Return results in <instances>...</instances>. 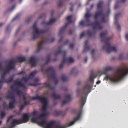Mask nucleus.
<instances>
[{
  "mask_svg": "<svg viewBox=\"0 0 128 128\" xmlns=\"http://www.w3.org/2000/svg\"><path fill=\"white\" fill-rule=\"evenodd\" d=\"M108 16L106 15V13L104 12L103 10H101L95 12L94 17L96 21L92 22L90 19H86L85 21H80L79 25L83 26H91L93 27L92 30H89L87 32V35L90 37L95 34L96 30H101L102 29L103 27L100 25V22H107L108 20L106 19V16Z\"/></svg>",
  "mask_w": 128,
  "mask_h": 128,
  "instance_id": "f257e3e1",
  "label": "nucleus"
},
{
  "mask_svg": "<svg viewBox=\"0 0 128 128\" xmlns=\"http://www.w3.org/2000/svg\"><path fill=\"white\" fill-rule=\"evenodd\" d=\"M41 70L42 72H45L46 73H48V72L52 73L51 74L48 76V79L47 82L45 83L44 84L45 86L48 87L49 89L52 90H54V87L50 82V79H53L54 80L55 85H56L58 82V81L56 77V73L54 68L52 67H50L47 70H45L44 68L42 66Z\"/></svg>",
  "mask_w": 128,
  "mask_h": 128,
  "instance_id": "f03ea898",
  "label": "nucleus"
},
{
  "mask_svg": "<svg viewBox=\"0 0 128 128\" xmlns=\"http://www.w3.org/2000/svg\"><path fill=\"white\" fill-rule=\"evenodd\" d=\"M128 74V68L126 69L121 68L117 70L116 72L114 74L112 77H111L107 75L104 79L107 80H109L112 82H116L122 80Z\"/></svg>",
  "mask_w": 128,
  "mask_h": 128,
  "instance_id": "7ed1b4c3",
  "label": "nucleus"
},
{
  "mask_svg": "<svg viewBox=\"0 0 128 128\" xmlns=\"http://www.w3.org/2000/svg\"><path fill=\"white\" fill-rule=\"evenodd\" d=\"M108 32L107 31H104L103 33H101L100 35V36L101 39V41L105 42V45L102 46V49H106L107 53H110L112 52H116L117 50L116 47L111 46L109 40L110 39V37L106 36Z\"/></svg>",
  "mask_w": 128,
  "mask_h": 128,
  "instance_id": "20e7f679",
  "label": "nucleus"
},
{
  "mask_svg": "<svg viewBox=\"0 0 128 128\" xmlns=\"http://www.w3.org/2000/svg\"><path fill=\"white\" fill-rule=\"evenodd\" d=\"M32 122L37 123L45 128H66L64 126H62L59 125H55V122L52 121L48 122L45 119L40 122L39 121V118L36 117H32L31 119Z\"/></svg>",
  "mask_w": 128,
  "mask_h": 128,
  "instance_id": "39448f33",
  "label": "nucleus"
},
{
  "mask_svg": "<svg viewBox=\"0 0 128 128\" xmlns=\"http://www.w3.org/2000/svg\"><path fill=\"white\" fill-rule=\"evenodd\" d=\"M16 63L15 60L14 59H12L8 61V63L6 65L5 68L3 70V73L1 76V79L0 80V90L2 88L3 84L5 83V75L9 73L10 70L14 69L15 67V64Z\"/></svg>",
  "mask_w": 128,
  "mask_h": 128,
  "instance_id": "423d86ee",
  "label": "nucleus"
},
{
  "mask_svg": "<svg viewBox=\"0 0 128 128\" xmlns=\"http://www.w3.org/2000/svg\"><path fill=\"white\" fill-rule=\"evenodd\" d=\"M62 46H59L57 49V51L56 52L55 55L57 56L60 54H63L64 56L62 58L63 62H67L68 63H72L74 62V60L73 58L70 57L66 58V51L62 50Z\"/></svg>",
  "mask_w": 128,
  "mask_h": 128,
  "instance_id": "0eeeda50",
  "label": "nucleus"
},
{
  "mask_svg": "<svg viewBox=\"0 0 128 128\" xmlns=\"http://www.w3.org/2000/svg\"><path fill=\"white\" fill-rule=\"evenodd\" d=\"M32 99L33 100H38L43 104V110L46 111L48 107V102L47 98L45 97H40L38 95L32 97Z\"/></svg>",
  "mask_w": 128,
  "mask_h": 128,
  "instance_id": "6e6552de",
  "label": "nucleus"
},
{
  "mask_svg": "<svg viewBox=\"0 0 128 128\" xmlns=\"http://www.w3.org/2000/svg\"><path fill=\"white\" fill-rule=\"evenodd\" d=\"M37 23V22L35 21L33 26V30H35V32L33 35V40L39 37L40 34L44 33L48 31V29L40 30H39L36 26Z\"/></svg>",
  "mask_w": 128,
  "mask_h": 128,
  "instance_id": "1a4fd4ad",
  "label": "nucleus"
},
{
  "mask_svg": "<svg viewBox=\"0 0 128 128\" xmlns=\"http://www.w3.org/2000/svg\"><path fill=\"white\" fill-rule=\"evenodd\" d=\"M55 40V38H52L50 39L48 38L45 39L44 37H42V40L39 42L38 44V48L36 52L37 53L39 52L40 50L42 49V45L44 42L46 43L49 42H52L54 40Z\"/></svg>",
  "mask_w": 128,
  "mask_h": 128,
  "instance_id": "9d476101",
  "label": "nucleus"
},
{
  "mask_svg": "<svg viewBox=\"0 0 128 128\" xmlns=\"http://www.w3.org/2000/svg\"><path fill=\"white\" fill-rule=\"evenodd\" d=\"M72 16H70L67 17L66 19L68 20V22L65 23V26H64L62 27L60 29L59 34V36L63 34L67 26L70 23L72 22V21L71 19Z\"/></svg>",
  "mask_w": 128,
  "mask_h": 128,
  "instance_id": "9b49d317",
  "label": "nucleus"
},
{
  "mask_svg": "<svg viewBox=\"0 0 128 128\" xmlns=\"http://www.w3.org/2000/svg\"><path fill=\"white\" fill-rule=\"evenodd\" d=\"M82 110H80L78 112V114L77 117L74 118L73 121H71L69 124H67L66 125L67 127H68L73 125L75 122L77 120H79L82 114Z\"/></svg>",
  "mask_w": 128,
  "mask_h": 128,
  "instance_id": "f8f14e48",
  "label": "nucleus"
},
{
  "mask_svg": "<svg viewBox=\"0 0 128 128\" xmlns=\"http://www.w3.org/2000/svg\"><path fill=\"white\" fill-rule=\"evenodd\" d=\"M91 87L90 85L86 84L84 86L82 90V94L85 96L87 94L90 92Z\"/></svg>",
  "mask_w": 128,
  "mask_h": 128,
  "instance_id": "ddd939ff",
  "label": "nucleus"
},
{
  "mask_svg": "<svg viewBox=\"0 0 128 128\" xmlns=\"http://www.w3.org/2000/svg\"><path fill=\"white\" fill-rule=\"evenodd\" d=\"M121 16V14L120 13H118L116 14L114 17V24L116 26H117L116 28L117 30L119 31L120 30V27L118 23V18Z\"/></svg>",
  "mask_w": 128,
  "mask_h": 128,
  "instance_id": "4468645a",
  "label": "nucleus"
},
{
  "mask_svg": "<svg viewBox=\"0 0 128 128\" xmlns=\"http://www.w3.org/2000/svg\"><path fill=\"white\" fill-rule=\"evenodd\" d=\"M14 82L15 84L17 85L19 88H26L24 84L22 83L19 78L16 79L14 81Z\"/></svg>",
  "mask_w": 128,
  "mask_h": 128,
  "instance_id": "2eb2a0df",
  "label": "nucleus"
},
{
  "mask_svg": "<svg viewBox=\"0 0 128 128\" xmlns=\"http://www.w3.org/2000/svg\"><path fill=\"white\" fill-rule=\"evenodd\" d=\"M37 60V58L35 57L32 56L31 57L29 62L31 64L32 67H35L36 66Z\"/></svg>",
  "mask_w": 128,
  "mask_h": 128,
  "instance_id": "dca6fc26",
  "label": "nucleus"
},
{
  "mask_svg": "<svg viewBox=\"0 0 128 128\" xmlns=\"http://www.w3.org/2000/svg\"><path fill=\"white\" fill-rule=\"evenodd\" d=\"M30 116L29 115L26 113L24 114L22 117L20 119L22 123L28 122Z\"/></svg>",
  "mask_w": 128,
  "mask_h": 128,
  "instance_id": "f3484780",
  "label": "nucleus"
},
{
  "mask_svg": "<svg viewBox=\"0 0 128 128\" xmlns=\"http://www.w3.org/2000/svg\"><path fill=\"white\" fill-rule=\"evenodd\" d=\"M66 100L62 102V106L65 104L68 103L70 102L71 100V95L69 94H66L65 97Z\"/></svg>",
  "mask_w": 128,
  "mask_h": 128,
  "instance_id": "a211bd4d",
  "label": "nucleus"
},
{
  "mask_svg": "<svg viewBox=\"0 0 128 128\" xmlns=\"http://www.w3.org/2000/svg\"><path fill=\"white\" fill-rule=\"evenodd\" d=\"M22 124V123L20 119H19L18 120L14 119L11 123V125L10 127L12 128L16 124Z\"/></svg>",
  "mask_w": 128,
  "mask_h": 128,
  "instance_id": "6ab92c4d",
  "label": "nucleus"
},
{
  "mask_svg": "<svg viewBox=\"0 0 128 128\" xmlns=\"http://www.w3.org/2000/svg\"><path fill=\"white\" fill-rule=\"evenodd\" d=\"M56 20V19L54 18L53 19L50 18V20L47 22L44 20L42 22L41 24H44V25H50L52 24L53 22H55Z\"/></svg>",
  "mask_w": 128,
  "mask_h": 128,
  "instance_id": "aec40b11",
  "label": "nucleus"
},
{
  "mask_svg": "<svg viewBox=\"0 0 128 128\" xmlns=\"http://www.w3.org/2000/svg\"><path fill=\"white\" fill-rule=\"evenodd\" d=\"M86 97L84 96H82L79 100V102L81 107L82 108L85 103L86 101Z\"/></svg>",
  "mask_w": 128,
  "mask_h": 128,
  "instance_id": "412c9836",
  "label": "nucleus"
},
{
  "mask_svg": "<svg viewBox=\"0 0 128 128\" xmlns=\"http://www.w3.org/2000/svg\"><path fill=\"white\" fill-rule=\"evenodd\" d=\"M90 75L89 78V80L93 83L94 82V79L96 78L97 75L95 74H94L92 71L90 72Z\"/></svg>",
  "mask_w": 128,
  "mask_h": 128,
  "instance_id": "4be33fe9",
  "label": "nucleus"
},
{
  "mask_svg": "<svg viewBox=\"0 0 128 128\" xmlns=\"http://www.w3.org/2000/svg\"><path fill=\"white\" fill-rule=\"evenodd\" d=\"M90 47L88 45V41L86 40L84 42V47L83 52V53L87 52L90 50Z\"/></svg>",
  "mask_w": 128,
  "mask_h": 128,
  "instance_id": "5701e85b",
  "label": "nucleus"
},
{
  "mask_svg": "<svg viewBox=\"0 0 128 128\" xmlns=\"http://www.w3.org/2000/svg\"><path fill=\"white\" fill-rule=\"evenodd\" d=\"M4 107L7 109H13L15 107V104L12 102L10 101L9 105L5 104L4 105Z\"/></svg>",
  "mask_w": 128,
  "mask_h": 128,
  "instance_id": "b1692460",
  "label": "nucleus"
},
{
  "mask_svg": "<svg viewBox=\"0 0 128 128\" xmlns=\"http://www.w3.org/2000/svg\"><path fill=\"white\" fill-rule=\"evenodd\" d=\"M112 70L113 68H112L110 66L107 67L105 68L104 70L102 72V74H104L106 75L107 74V72Z\"/></svg>",
  "mask_w": 128,
  "mask_h": 128,
  "instance_id": "393cba45",
  "label": "nucleus"
},
{
  "mask_svg": "<svg viewBox=\"0 0 128 128\" xmlns=\"http://www.w3.org/2000/svg\"><path fill=\"white\" fill-rule=\"evenodd\" d=\"M17 60L19 62H26L27 60L26 58L23 56H19L17 57Z\"/></svg>",
  "mask_w": 128,
  "mask_h": 128,
  "instance_id": "a878e982",
  "label": "nucleus"
},
{
  "mask_svg": "<svg viewBox=\"0 0 128 128\" xmlns=\"http://www.w3.org/2000/svg\"><path fill=\"white\" fill-rule=\"evenodd\" d=\"M39 80L37 78H35V82L34 83H30V84L32 86H36L37 85L40 84L38 83V82Z\"/></svg>",
  "mask_w": 128,
  "mask_h": 128,
  "instance_id": "bb28decb",
  "label": "nucleus"
},
{
  "mask_svg": "<svg viewBox=\"0 0 128 128\" xmlns=\"http://www.w3.org/2000/svg\"><path fill=\"white\" fill-rule=\"evenodd\" d=\"M15 75V74H14L12 76H11L10 77V78L8 80H5V82L8 83L12 82L13 80L14 77Z\"/></svg>",
  "mask_w": 128,
  "mask_h": 128,
  "instance_id": "cd10ccee",
  "label": "nucleus"
},
{
  "mask_svg": "<svg viewBox=\"0 0 128 128\" xmlns=\"http://www.w3.org/2000/svg\"><path fill=\"white\" fill-rule=\"evenodd\" d=\"M55 113L57 116L61 115L62 116H64L66 114V112H60L56 111V112Z\"/></svg>",
  "mask_w": 128,
  "mask_h": 128,
  "instance_id": "c85d7f7f",
  "label": "nucleus"
},
{
  "mask_svg": "<svg viewBox=\"0 0 128 128\" xmlns=\"http://www.w3.org/2000/svg\"><path fill=\"white\" fill-rule=\"evenodd\" d=\"M126 0H116V3L115 5L114 8L115 9H116L118 8V6L117 4L119 2H124Z\"/></svg>",
  "mask_w": 128,
  "mask_h": 128,
  "instance_id": "c756f323",
  "label": "nucleus"
},
{
  "mask_svg": "<svg viewBox=\"0 0 128 128\" xmlns=\"http://www.w3.org/2000/svg\"><path fill=\"white\" fill-rule=\"evenodd\" d=\"M52 96L55 99H60L61 97V96L60 95H56L54 93L52 94Z\"/></svg>",
  "mask_w": 128,
  "mask_h": 128,
  "instance_id": "7c9ffc66",
  "label": "nucleus"
},
{
  "mask_svg": "<svg viewBox=\"0 0 128 128\" xmlns=\"http://www.w3.org/2000/svg\"><path fill=\"white\" fill-rule=\"evenodd\" d=\"M37 72L38 71L36 70H35L34 71L32 72L29 75V77H30V78H31V76H32V77H34L35 75L36 74Z\"/></svg>",
  "mask_w": 128,
  "mask_h": 128,
  "instance_id": "2f4dec72",
  "label": "nucleus"
},
{
  "mask_svg": "<svg viewBox=\"0 0 128 128\" xmlns=\"http://www.w3.org/2000/svg\"><path fill=\"white\" fill-rule=\"evenodd\" d=\"M103 4V2L102 1H100L97 4L98 9L100 8L102 6V4Z\"/></svg>",
  "mask_w": 128,
  "mask_h": 128,
  "instance_id": "473e14b6",
  "label": "nucleus"
},
{
  "mask_svg": "<svg viewBox=\"0 0 128 128\" xmlns=\"http://www.w3.org/2000/svg\"><path fill=\"white\" fill-rule=\"evenodd\" d=\"M14 95H12V93H9V94L6 95V97L9 99H12L14 98Z\"/></svg>",
  "mask_w": 128,
  "mask_h": 128,
  "instance_id": "72a5a7b5",
  "label": "nucleus"
},
{
  "mask_svg": "<svg viewBox=\"0 0 128 128\" xmlns=\"http://www.w3.org/2000/svg\"><path fill=\"white\" fill-rule=\"evenodd\" d=\"M92 16V15L89 14L87 12L84 16V17L86 19H89V18Z\"/></svg>",
  "mask_w": 128,
  "mask_h": 128,
  "instance_id": "f704fd0d",
  "label": "nucleus"
},
{
  "mask_svg": "<svg viewBox=\"0 0 128 128\" xmlns=\"http://www.w3.org/2000/svg\"><path fill=\"white\" fill-rule=\"evenodd\" d=\"M15 90L16 92V94H17L20 96L21 95L22 92L19 90V89L16 88L15 89Z\"/></svg>",
  "mask_w": 128,
  "mask_h": 128,
  "instance_id": "c9c22d12",
  "label": "nucleus"
},
{
  "mask_svg": "<svg viewBox=\"0 0 128 128\" xmlns=\"http://www.w3.org/2000/svg\"><path fill=\"white\" fill-rule=\"evenodd\" d=\"M50 55L49 54L48 55L47 57V60L46 62L44 65V66H45L50 61Z\"/></svg>",
  "mask_w": 128,
  "mask_h": 128,
  "instance_id": "e433bc0d",
  "label": "nucleus"
},
{
  "mask_svg": "<svg viewBox=\"0 0 128 128\" xmlns=\"http://www.w3.org/2000/svg\"><path fill=\"white\" fill-rule=\"evenodd\" d=\"M46 110H47V108L46 109ZM46 110L45 111H44L43 110V109H42V112H45L43 113L42 114H41V115H40V118H42V117H44L45 116H46L47 114H46V112H45Z\"/></svg>",
  "mask_w": 128,
  "mask_h": 128,
  "instance_id": "4c0bfd02",
  "label": "nucleus"
},
{
  "mask_svg": "<svg viewBox=\"0 0 128 128\" xmlns=\"http://www.w3.org/2000/svg\"><path fill=\"white\" fill-rule=\"evenodd\" d=\"M61 80L63 81H67L68 80V78L66 76H62L61 77Z\"/></svg>",
  "mask_w": 128,
  "mask_h": 128,
  "instance_id": "58836bf2",
  "label": "nucleus"
},
{
  "mask_svg": "<svg viewBox=\"0 0 128 128\" xmlns=\"http://www.w3.org/2000/svg\"><path fill=\"white\" fill-rule=\"evenodd\" d=\"M6 115V113L4 111H2L0 114L1 118L2 119Z\"/></svg>",
  "mask_w": 128,
  "mask_h": 128,
  "instance_id": "ea45409f",
  "label": "nucleus"
},
{
  "mask_svg": "<svg viewBox=\"0 0 128 128\" xmlns=\"http://www.w3.org/2000/svg\"><path fill=\"white\" fill-rule=\"evenodd\" d=\"M38 112L36 111H34L31 113L30 115L32 116H36Z\"/></svg>",
  "mask_w": 128,
  "mask_h": 128,
  "instance_id": "a19ab883",
  "label": "nucleus"
},
{
  "mask_svg": "<svg viewBox=\"0 0 128 128\" xmlns=\"http://www.w3.org/2000/svg\"><path fill=\"white\" fill-rule=\"evenodd\" d=\"M59 3L58 4V6L59 7H61L63 5L64 2L62 1L61 0H59Z\"/></svg>",
  "mask_w": 128,
  "mask_h": 128,
  "instance_id": "79ce46f5",
  "label": "nucleus"
},
{
  "mask_svg": "<svg viewBox=\"0 0 128 128\" xmlns=\"http://www.w3.org/2000/svg\"><path fill=\"white\" fill-rule=\"evenodd\" d=\"M31 78H30L29 76L28 77L26 78L25 77H24L22 78V80H24L26 82H27L28 80L30 79Z\"/></svg>",
  "mask_w": 128,
  "mask_h": 128,
  "instance_id": "37998d69",
  "label": "nucleus"
},
{
  "mask_svg": "<svg viewBox=\"0 0 128 128\" xmlns=\"http://www.w3.org/2000/svg\"><path fill=\"white\" fill-rule=\"evenodd\" d=\"M65 62H63V60H62V62L60 66V69H62L63 67L64 63Z\"/></svg>",
  "mask_w": 128,
  "mask_h": 128,
  "instance_id": "c03bdc74",
  "label": "nucleus"
},
{
  "mask_svg": "<svg viewBox=\"0 0 128 128\" xmlns=\"http://www.w3.org/2000/svg\"><path fill=\"white\" fill-rule=\"evenodd\" d=\"M26 73L25 72L23 71H22L20 72H19L18 73L17 75H20L22 74H26Z\"/></svg>",
  "mask_w": 128,
  "mask_h": 128,
  "instance_id": "a18cd8bd",
  "label": "nucleus"
},
{
  "mask_svg": "<svg viewBox=\"0 0 128 128\" xmlns=\"http://www.w3.org/2000/svg\"><path fill=\"white\" fill-rule=\"evenodd\" d=\"M20 15L19 14L17 15L12 20V21L13 22L16 20L19 17Z\"/></svg>",
  "mask_w": 128,
  "mask_h": 128,
  "instance_id": "49530a36",
  "label": "nucleus"
},
{
  "mask_svg": "<svg viewBox=\"0 0 128 128\" xmlns=\"http://www.w3.org/2000/svg\"><path fill=\"white\" fill-rule=\"evenodd\" d=\"M24 105H22L20 106V111H21L24 109Z\"/></svg>",
  "mask_w": 128,
  "mask_h": 128,
  "instance_id": "de8ad7c7",
  "label": "nucleus"
},
{
  "mask_svg": "<svg viewBox=\"0 0 128 128\" xmlns=\"http://www.w3.org/2000/svg\"><path fill=\"white\" fill-rule=\"evenodd\" d=\"M24 106L28 105L30 102L28 101H27L26 100V101H24Z\"/></svg>",
  "mask_w": 128,
  "mask_h": 128,
  "instance_id": "09e8293b",
  "label": "nucleus"
},
{
  "mask_svg": "<svg viewBox=\"0 0 128 128\" xmlns=\"http://www.w3.org/2000/svg\"><path fill=\"white\" fill-rule=\"evenodd\" d=\"M95 51V50L94 49H93L92 50V51L91 52V54H92V57L93 58H94V54Z\"/></svg>",
  "mask_w": 128,
  "mask_h": 128,
  "instance_id": "8fccbe9b",
  "label": "nucleus"
},
{
  "mask_svg": "<svg viewBox=\"0 0 128 128\" xmlns=\"http://www.w3.org/2000/svg\"><path fill=\"white\" fill-rule=\"evenodd\" d=\"M77 96H80V90L79 89H78L77 90Z\"/></svg>",
  "mask_w": 128,
  "mask_h": 128,
  "instance_id": "3c124183",
  "label": "nucleus"
},
{
  "mask_svg": "<svg viewBox=\"0 0 128 128\" xmlns=\"http://www.w3.org/2000/svg\"><path fill=\"white\" fill-rule=\"evenodd\" d=\"M74 44H70V45L69 48L71 49H72L74 46Z\"/></svg>",
  "mask_w": 128,
  "mask_h": 128,
  "instance_id": "603ef678",
  "label": "nucleus"
},
{
  "mask_svg": "<svg viewBox=\"0 0 128 128\" xmlns=\"http://www.w3.org/2000/svg\"><path fill=\"white\" fill-rule=\"evenodd\" d=\"M70 4L71 5V6H72V7H71L70 8V11H72L73 10V4L72 3H70Z\"/></svg>",
  "mask_w": 128,
  "mask_h": 128,
  "instance_id": "864d4df0",
  "label": "nucleus"
},
{
  "mask_svg": "<svg viewBox=\"0 0 128 128\" xmlns=\"http://www.w3.org/2000/svg\"><path fill=\"white\" fill-rule=\"evenodd\" d=\"M12 99H13V100L12 101H11V102H12L13 103H14V104H15V103H16V99H15V96H14V98H12Z\"/></svg>",
  "mask_w": 128,
  "mask_h": 128,
  "instance_id": "5fc2aeb1",
  "label": "nucleus"
},
{
  "mask_svg": "<svg viewBox=\"0 0 128 128\" xmlns=\"http://www.w3.org/2000/svg\"><path fill=\"white\" fill-rule=\"evenodd\" d=\"M13 117V116H10L8 118V119L7 120V122H6L7 123H8V122L9 121V120H10V118H12Z\"/></svg>",
  "mask_w": 128,
  "mask_h": 128,
  "instance_id": "6e6d98bb",
  "label": "nucleus"
},
{
  "mask_svg": "<svg viewBox=\"0 0 128 128\" xmlns=\"http://www.w3.org/2000/svg\"><path fill=\"white\" fill-rule=\"evenodd\" d=\"M84 35H85V34L84 32H82V33L80 35V38H81L82 37L84 36Z\"/></svg>",
  "mask_w": 128,
  "mask_h": 128,
  "instance_id": "4d7b16f0",
  "label": "nucleus"
},
{
  "mask_svg": "<svg viewBox=\"0 0 128 128\" xmlns=\"http://www.w3.org/2000/svg\"><path fill=\"white\" fill-rule=\"evenodd\" d=\"M32 19V17H31L28 18V20L27 21H26V22H29L30 20H31Z\"/></svg>",
  "mask_w": 128,
  "mask_h": 128,
  "instance_id": "13d9d810",
  "label": "nucleus"
},
{
  "mask_svg": "<svg viewBox=\"0 0 128 128\" xmlns=\"http://www.w3.org/2000/svg\"><path fill=\"white\" fill-rule=\"evenodd\" d=\"M76 70V69L75 68H73L71 71V74H73L75 72Z\"/></svg>",
  "mask_w": 128,
  "mask_h": 128,
  "instance_id": "bf43d9fd",
  "label": "nucleus"
},
{
  "mask_svg": "<svg viewBox=\"0 0 128 128\" xmlns=\"http://www.w3.org/2000/svg\"><path fill=\"white\" fill-rule=\"evenodd\" d=\"M23 98L24 101H26V98L24 95H23Z\"/></svg>",
  "mask_w": 128,
  "mask_h": 128,
  "instance_id": "052dcab7",
  "label": "nucleus"
},
{
  "mask_svg": "<svg viewBox=\"0 0 128 128\" xmlns=\"http://www.w3.org/2000/svg\"><path fill=\"white\" fill-rule=\"evenodd\" d=\"M0 70H2V66L1 62H0Z\"/></svg>",
  "mask_w": 128,
  "mask_h": 128,
  "instance_id": "680f3d73",
  "label": "nucleus"
},
{
  "mask_svg": "<svg viewBox=\"0 0 128 128\" xmlns=\"http://www.w3.org/2000/svg\"><path fill=\"white\" fill-rule=\"evenodd\" d=\"M15 5H14V6H13L10 9H9V10H11V11H12V10H13L14 9V8H15Z\"/></svg>",
  "mask_w": 128,
  "mask_h": 128,
  "instance_id": "e2e57ef3",
  "label": "nucleus"
},
{
  "mask_svg": "<svg viewBox=\"0 0 128 128\" xmlns=\"http://www.w3.org/2000/svg\"><path fill=\"white\" fill-rule=\"evenodd\" d=\"M123 58V55L122 54H120L119 56V58L120 59H122Z\"/></svg>",
  "mask_w": 128,
  "mask_h": 128,
  "instance_id": "0e129e2a",
  "label": "nucleus"
},
{
  "mask_svg": "<svg viewBox=\"0 0 128 128\" xmlns=\"http://www.w3.org/2000/svg\"><path fill=\"white\" fill-rule=\"evenodd\" d=\"M125 37L126 39L128 41V34L126 35Z\"/></svg>",
  "mask_w": 128,
  "mask_h": 128,
  "instance_id": "69168bd1",
  "label": "nucleus"
},
{
  "mask_svg": "<svg viewBox=\"0 0 128 128\" xmlns=\"http://www.w3.org/2000/svg\"><path fill=\"white\" fill-rule=\"evenodd\" d=\"M10 26V25H8V26L6 28V32H7L9 29V27Z\"/></svg>",
  "mask_w": 128,
  "mask_h": 128,
  "instance_id": "338daca9",
  "label": "nucleus"
},
{
  "mask_svg": "<svg viewBox=\"0 0 128 128\" xmlns=\"http://www.w3.org/2000/svg\"><path fill=\"white\" fill-rule=\"evenodd\" d=\"M68 40H67L66 42L64 43V44L66 45V44L68 42Z\"/></svg>",
  "mask_w": 128,
  "mask_h": 128,
  "instance_id": "774afa93",
  "label": "nucleus"
}]
</instances>
